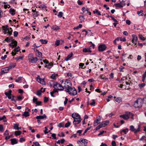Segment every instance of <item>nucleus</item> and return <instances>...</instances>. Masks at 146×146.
Masks as SVG:
<instances>
[{
    "mask_svg": "<svg viewBox=\"0 0 146 146\" xmlns=\"http://www.w3.org/2000/svg\"><path fill=\"white\" fill-rule=\"evenodd\" d=\"M34 145H35V146H40V145L38 142H33Z\"/></svg>",
    "mask_w": 146,
    "mask_h": 146,
    "instance_id": "09e8293b",
    "label": "nucleus"
},
{
    "mask_svg": "<svg viewBox=\"0 0 146 146\" xmlns=\"http://www.w3.org/2000/svg\"><path fill=\"white\" fill-rule=\"evenodd\" d=\"M42 91L40 90H38L36 94L38 96H40L41 94Z\"/></svg>",
    "mask_w": 146,
    "mask_h": 146,
    "instance_id": "49530a36",
    "label": "nucleus"
},
{
    "mask_svg": "<svg viewBox=\"0 0 146 146\" xmlns=\"http://www.w3.org/2000/svg\"><path fill=\"white\" fill-rule=\"evenodd\" d=\"M146 137L145 136H143L141 137V138L139 139V140L140 141H142L143 140H144L145 141H146Z\"/></svg>",
    "mask_w": 146,
    "mask_h": 146,
    "instance_id": "5fc2aeb1",
    "label": "nucleus"
},
{
    "mask_svg": "<svg viewBox=\"0 0 146 146\" xmlns=\"http://www.w3.org/2000/svg\"><path fill=\"white\" fill-rule=\"evenodd\" d=\"M33 15L34 17H36L39 15V13L38 11H36Z\"/></svg>",
    "mask_w": 146,
    "mask_h": 146,
    "instance_id": "58836bf2",
    "label": "nucleus"
},
{
    "mask_svg": "<svg viewBox=\"0 0 146 146\" xmlns=\"http://www.w3.org/2000/svg\"><path fill=\"white\" fill-rule=\"evenodd\" d=\"M10 69L8 67H7L4 68H2L1 70V74H3L5 73H7L8 72Z\"/></svg>",
    "mask_w": 146,
    "mask_h": 146,
    "instance_id": "ddd939ff",
    "label": "nucleus"
},
{
    "mask_svg": "<svg viewBox=\"0 0 146 146\" xmlns=\"http://www.w3.org/2000/svg\"><path fill=\"white\" fill-rule=\"evenodd\" d=\"M2 28L3 30V33L5 34H7V31H9V30L8 26L7 25H6L5 26H3L2 27Z\"/></svg>",
    "mask_w": 146,
    "mask_h": 146,
    "instance_id": "4468645a",
    "label": "nucleus"
},
{
    "mask_svg": "<svg viewBox=\"0 0 146 146\" xmlns=\"http://www.w3.org/2000/svg\"><path fill=\"white\" fill-rule=\"evenodd\" d=\"M72 116L74 117L75 118H78V119H81L80 116L78 113H73L72 115Z\"/></svg>",
    "mask_w": 146,
    "mask_h": 146,
    "instance_id": "aec40b11",
    "label": "nucleus"
},
{
    "mask_svg": "<svg viewBox=\"0 0 146 146\" xmlns=\"http://www.w3.org/2000/svg\"><path fill=\"white\" fill-rule=\"evenodd\" d=\"M14 51L15 52H18L20 50V49L19 46H18L17 47L15 48L14 49Z\"/></svg>",
    "mask_w": 146,
    "mask_h": 146,
    "instance_id": "c9c22d12",
    "label": "nucleus"
},
{
    "mask_svg": "<svg viewBox=\"0 0 146 146\" xmlns=\"http://www.w3.org/2000/svg\"><path fill=\"white\" fill-rule=\"evenodd\" d=\"M111 145L112 146H116V145L115 142V141H112L111 142Z\"/></svg>",
    "mask_w": 146,
    "mask_h": 146,
    "instance_id": "e2e57ef3",
    "label": "nucleus"
},
{
    "mask_svg": "<svg viewBox=\"0 0 146 146\" xmlns=\"http://www.w3.org/2000/svg\"><path fill=\"white\" fill-rule=\"evenodd\" d=\"M17 44V42L16 40H13L9 44V46L11 47L12 48H14V46H16Z\"/></svg>",
    "mask_w": 146,
    "mask_h": 146,
    "instance_id": "9b49d317",
    "label": "nucleus"
},
{
    "mask_svg": "<svg viewBox=\"0 0 146 146\" xmlns=\"http://www.w3.org/2000/svg\"><path fill=\"white\" fill-rule=\"evenodd\" d=\"M3 130V125L0 124V131H2Z\"/></svg>",
    "mask_w": 146,
    "mask_h": 146,
    "instance_id": "69168bd1",
    "label": "nucleus"
},
{
    "mask_svg": "<svg viewBox=\"0 0 146 146\" xmlns=\"http://www.w3.org/2000/svg\"><path fill=\"white\" fill-rule=\"evenodd\" d=\"M73 55V53L71 52L70 54L67 56V57L65 58V60L66 61H68L70 58L72 57Z\"/></svg>",
    "mask_w": 146,
    "mask_h": 146,
    "instance_id": "5701e85b",
    "label": "nucleus"
},
{
    "mask_svg": "<svg viewBox=\"0 0 146 146\" xmlns=\"http://www.w3.org/2000/svg\"><path fill=\"white\" fill-rule=\"evenodd\" d=\"M35 104H36V106H40L41 105L42 102L41 101H37L35 103Z\"/></svg>",
    "mask_w": 146,
    "mask_h": 146,
    "instance_id": "37998d69",
    "label": "nucleus"
},
{
    "mask_svg": "<svg viewBox=\"0 0 146 146\" xmlns=\"http://www.w3.org/2000/svg\"><path fill=\"white\" fill-rule=\"evenodd\" d=\"M23 57H22V56H19L18 57H17L16 58H15V60H19V59H21V60H22L23 59Z\"/></svg>",
    "mask_w": 146,
    "mask_h": 146,
    "instance_id": "864d4df0",
    "label": "nucleus"
},
{
    "mask_svg": "<svg viewBox=\"0 0 146 146\" xmlns=\"http://www.w3.org/2000/svg\"><path fill=\"white\" fill-rule=\"evenodd\" d=\"M51 77L52 79H55L56 78V76L54 74H52L51 76Z\"/></svg>",
    "mask_w": 146,
    "mask_h": 146,
    "instance_id": "338daca9",
    "label": "nucleus"
},
{
    "mask_svg": "<svg viewBox=\"0 0 146 146\" xmlns=\"http://www.w3.org/2000/svg\"><path fill=\"white\" fill-rule=\"evenodd\" d=\"M128 129L127 128L123 129L121 131V134L122 132L124 133L125 134H126L127 132L128 131Z\"/></svg>",
    "mask_w": 146,
    "mask_h": 146,
    "instance_id": "c85d7f7f",
    "label": "nucleus"
},
{
    "mask_svg": "<svg viewBox=\"0 0 146 146\" xmlns=\"http://www.w3.org/2000/svg\"><path fill=\"white\" fill-rule=\"evenodd\" d=\"M16 63H11L8 67L10 69L13 68L16 66Z\"/></svg>",
    "mask_w": 146,
    "mask_h": 146,
    "instance_id": "393cba45",
    "label": "nucleus"
},
{
    "mask_svg": "<svg viewBox=\"0 0 146 146\" xmlns=\"http://www.w3.org/2000/svg\"><path fill=\"white\" fill-rule=\"evenodd\" d=\"M51 134H52V136L53 137V139H56V135L55 133H50Z\"/></svg>",
    "mask_w": 146,
    "mask_h": 146,
    "instance_id": "8fccbe9b",
    "label": "nucleus"
},
{
    "mask_svg": "<svg viewBox=\"0 0 146 146\" xmlns=\"http://www.w3.org/2000/svg\"><path fill=\"white\" fill-rule=\"evenodd\" d=\"M25 141V139L24 138H23V137H21V138H20V139L19 141L21 143Z\"/></svg>",
    "mask_w": 146,
    "mask_h": 146,
    "instance_id": "0e129e2a",
    "label": "nucleus"
},
{
    "mask_svg": "<svg viewBox=\"0 0 146 146\" xmlns=\"http://www.w3.org/2000/svg\"><path fill=\"white\" fill-rule=\"evenodd\" d=\"M53 63L51 62L49 63V62L46 63V64L45 66V67H46L47 68L50 69L53 66Z\"/></svg>",
    "mask_w": 146,
    "mask_h": 146,
    "instance_id": "f3484780",
    "label": "nucleus"
},
{
    "mask_svg": "<svg viewBox=\"0 0 146 146\" xmlns=\"http://www.w3.org/2000/svg\"><path fill=\"white\" fill-rule=\"evenodd\" d=\"M39 41L42 44H46L47 43V41L46 40L40 39Z\"/></svg>",
    "mask_w": 146,
    "mask_h": 146,
    "instance_id": "473e14b6",
    "label": "nucleus"
},
{
    "mask_svg": "<svg viewBox=\"0 0 146 146\" xmlns=\"http://www.w3.org/2000/svg\"><path fill=\"white\" fill-rule=\"evenodd\" d=\"M58 126L60 127H64V125L62 124V123H60L58 125Z\"/></svg>",
    "mask_w": 146,
    "mask_h": 146,
    "instance_id": "774afa93",
    "label": "nucleus"
},
{
    "mask_svg": "<svg viewBox=\"0 0 146 146\" xmlns=\"http://www.w3.org/2000/svg\"><path fill=\"white\" fill-rule=\"evenodd\" d=\"M60 41L59 40H57L55 43V45H56V46H58L60 44Z\"/></svg>",
    "mask_w": 146,
    "mask_h": 146,
    "instance_id": "e433bc0d",
    "label": "nucleus"
},
{
    "mask_svg": "<svg viewBox=\"0 0 146 146\" xmlns=\"http://www.w3.org/2000/svg\"><path fill=\"white\" fill-rule=\"evenodd\" d=\"M77 3L79 5H81L83 4V1H81L80 0H78V1Z\"/></svg>",
    "mask_w": 146,
    "mask_h": 146,
    "instance_id": "6e6d98bb",
    "label": "nucleus"
},
{
    "mask_svg": "<svg viewBox=\"0 0 146 146\" xmlns=\"http://www.w3.org/2000/svg\"><path fill=\"white\" fill-rule=\"evenodd\" d=\"M133 38L132 42V43L135 45L136 44V42L137 40V36L134 35H132Z\"/></svg>",
    "mask_w": 146,
    "mask_h": 146,
    "instance_id": "f8f14e48",
    "label": "nucleus"
},
{
    "mask_svg": "<svg viewBox=\"0 0 146 146\" xmlns=\"http://www.w3.org/2000/svg\"><path fill=\"white\" fill-rule=\"evenodd\" d=\"M40 7H41L42 8H44V9L46 10V11H47V9H46V7L44 5H41L40 6Z\"/></svg>",
    "mask_w": 146,
    "mask_h": 146,
    "instance_id": "c03bdc74",
    "label": "nucleus"
},
{
    "mask_svg": "<svg viewBox=\"0 0 146 146\" xmlns=\"http://www.w3.org/2000/svg\"><path fill=\"white\" fill-rule=\"evenodd\" d=\"M63 13L61 11L59 12V14L58 15V16L59 18H61L62 17Z\"/></svg>",
    "mask_w": 146,
    "mask_h": 146,
    "instance_id": "4c0bfd02",
    "label": "nucleus"
},
{
    "mask_svg": "<svg viewBox=\"0 0 146 146\" xmlns=\"http://www.w3.org/2000/svg\"><path fill=\"white\" fill-rule=\"evenodd\" d=\"M53 88L54 89L58 87H61L62 88V85L61 83L59 84L58 82H54L53 84Z\"/></svg>",
    "mask_w": 146,
    "mask_h": 146,
    "instance_id": "2eb2a0df",
    "label": "nucleus"
},
{
    "mask_svg": "<svg viewBox=\"0 0 146 146\" xmlns=\"http://www.w3.org/2000/svg\"><path fill=\"white\" fill-rule=\"evenodd\" d=\"M15 10L11 8L9 10V13L12 15H15Z\"/></svg>",
    "mask_w": 146,
    "mask_h": 146,
    "instance_id": "b1692460",
    "label": "nucleus"
},
{
    "mask_svg": "<svg viewBox=\"0 0 146 146\" xmlns=\"http://www.w3.org/2000/svg\"><path fill=\"white\" fill-rule=\"evenodd\" d=\"M100 120L101 118H100V116H99V117H97V119L96 121V123L94 122V126H95L98 125V124H99L100 123Z\"/></svg>",
    "mask_w": 146,
    "mask_h": 146,
    "instance_id": "412c9836",
    "label": "nucleus"
},
{
    "mask_svg": "<svg viewBox=\"0 0 146 146\" xmlns=\"http://www.w3.org/2000/svg\"><path fill=\"white\" fill-rule=\"evenodd\" d=\"M58 88L56 89H56H54L52 92V94H54L55 92H58Z\"/></svg>",
    "mask_w": 146,
    "mask_h": 146,
    "instance_id": "13d9d810",
    "label": "nucleus"
},
{
    "mask_svg": "<svg viewBox=\"0 0 146 146\" xmlns=\"http://www.w3.org/2000/svg\"><path fill=\"white\" fill-rule=\"evenodd\" d=\"M10 141L11 142V144L12 145L17 144L18 143L17 140L15 138L11 139H10Z\"/></svg>",
    "mask_w": 146,
    "mask_h": 146,
    "instance_id": "6ab92c4d",
    "label": "nucleus"
},
{
    "mask_svg": "<svg viewBox=\"0 0 146 146\" xmlns=\"http://www.w3.org/2000/svg\"><path fill=\"white\" fill-rule=\"evenodd\" d=\"M52 29L54 30L57 31L60 29L59 27L57 26H53L52 27Z\"/></svg>",
    "mask_w": 146,
    "mask_h": 146,
    "instance_id": "c756f323",
    "label": "nucleus"
},
{
    "mask_svg": "<svg viewBox=\"0 0 146 146\" xmlns=\"http://www.w3.org/2000/svg\"><path fill=\"white\" fill-rule=\"evenodd\" d=\"M134 115V114L131 113L130 112H126L125 114L120 115L119 117L123 118L125 120H127L128 119L129 117H131L133 119Z\"/></svg>",
    "mask_w": 146,
    "mask_h": 146,
    "instance_id": "20e7f679",
    "label": "nucleus"
},
{
    "mask_svg": "<svg viewBox=\"0 0 146 146\" xmlns=\"http://www.w3.org/2000/svg\"><path fill=\"white\" fill-rule=\"evenodd\" d=\"M92 102L90 104V105L91 106H94L95 105V103H96L95 102V100H92Z\"/></svg>",
    "mask_w": 146,
    "mask_h": 146,
    "instance_id": "603ef678",
    "label": "nucleus"
},
{
    "mask_svg": "<svg viewBox=\"0 0 146 146\" xmlns=\"http://www.w3.org/2000/svg\"><path fill=\"white\" fill-rule=\"evenodd\" d=\"M102 125H101L100 124V125L97 126L95 129V130H97L101 128L102 127Z\"/></svg>",
    "mask_w": 146,
    "mask_h": 146,
    "instance_id": "79ce46f5",
    "label": "nucleus"
},
{
    "mask_svg": "<svg viewBox=\"0 0 146 146\" xmlns=\"http://www.w3.org/2000/svg\"><path fill=\"white\" fill-rule=\"evenodd\" d=\"M30 114L28 111H25L24 112V113L23 114L22 116H25L26 117L29 116Z\"/></svg>",
    "mask_w": 146,
    "mask_h": 146,
    "instance_id": "cd10ccee",
    "label": "nucleus"
},
{
    "mask_svg": "<svg viewBox=\"0 0 146 146\" xmlns=\"http://www.w3.org/2000/svg\"><path fill=\"white\" fill-rule=\"evenodd\" d=\"M83 51L85 52H91L92 51L90 48H84L82 50Z\"/></svg>",
    "mask_w": 146,
    "mask_h": 146,
    "instance_id": "4be33fe9",
    "label": "nucleus"
},
{
    "mask_svg": "<svg viewBox=\"0 0 146 146\" xmlns=\"http://www.w3.org/2000/svg\"><path fill=\"white\" fill-rule=\"evenodd\" d=\"M70 123L68 121L67 123H66L65 125V127H69L70 125Z\"/></svg>",
    "mask_w": 146,
    "mask_h": 146,
    "instance_id": "a19ab883",
    "label": "nucleus"
},
{
    "mask_svg": "<svg viewBox=\"0 0 146 146\" xmlns=\"http://www.w3.org/2000/svg\"><path fill=\"white\" fill-rule=\"evenodd\" d=\"M22 78V77L21 76L19 77L17 79L15 80V81L16 82H19L21 80Z\"/></svg>",
    "mask_w": 146,
    "mask_h": 146,
    "instance_id": "de8ad7c7",
    "label": "nucleus"
},
{
    "mask_svg": "<svg viewBox=\"0 0 146 146\" xmlns=\"http://www.w3.org/2000/svg\"><path fill=\"white\" fill-rule=\"evenodd\" d=\"M35 54L36 56H38V57L40 58H41L42 56V53L39 51L38 50L36 49L35 50Z\"/></svg>",
    "mask_w": 146,
    "mask_h": 146,
    "instance_id": "dca6fc26",
    "label": "nucleus"
},
{
    "mask_svg": "<svg viewBox=\"0 0 146 146\" xmlns=\"http://www.w3.org/2000/svg\"><path fill=\"white\" fill-rule=\"evenodd\" d=\"M19 125L17 124H15L14 125V128L16 130H19L21 129V127H19L18 126Z\"/></svg>",
    "mask_w": 146,
    "mask_h": 146,
    "instance_id": "bb28decb",
    "label": "nucleus"
},
{
    "mask_svg": "<svg viewBox=\"0 0 146 146\" xmlns=\"http://www.w3.org/2000/svg\"><path fill=\"white\" fill-rule=\"evenodd\" d=\"M107 48V47L104 44H100L98 46V49L99 52H103Z\"/></svg>",
    "mask_w": 146,
    "mask_h": 146,
    "instance_id": "6e6552de",
    "label": "nucleus"
},
{
    "mask_svg": "<svg viewBox=\"0 0 146 146\" xmlns=\"http://www.w3.org/2000/svg\"><path fill=\"white\" fill-rule=\"evenodd\" d=\"M130 130L132 132H133L135 133H137V132L139 131L140 130V126L139 125L137 129H136L133 125H131L130 127Z\"/></svg>",
    "mask_w": 146,
    "mask_h": 146,
    "instance_id": "0eeeda50",
    "label": "nucleus"
},
{
    "mask_svg": "<svg viewBox=\"0 0 146 146\" xmlns=\"http://www.w3.org/2000/svg\"><path fill=\"white\" fill-rule=\"evenodd\" d=\"M36 118L37 119H43V117L42 115L38 116L36 117Z\"/></svg>",
    "mask_w": 146,
    "mask_h": 146,
    "instance_id": "3c124183",
    "label": "nucleus"
},
{
    "mask_svg": "<svg viewBox=\"0 0 146 146\" xmlns=\"http://www.w3.org/2000/svg\"><path fill=\"white\" fill-rule=\"evenodd\" d=\"M21 133V132L20 131H16L15 132V135L16 136L19 135Z\"/></svg>",
    "mask_w": 146,
    "mask_h": 146,
    "instance_id": "2f4dec72",
    "label": "nucleus"
},
{
    "mask_svg": "<svg viewBox=\"0 0 146 146\" xmlns=\"http://www.w3.org/2000/svg\"><path fill=\"white\" fill-rule=\"evenodd\" d=\"M62 85V88L58 89V90L62 91L65 88L67 89L72 86V84L69 80H63L60 82Z\"/></svg>",
    "mask_w": 146,
    "mask_h": 146,
    "instance_id": "f257e3e1",
    "label": "nucleus"
},
{
    "mask_svg": "<svg viewBox=\"0 0 146 146\" xmlns=\"http://www.w3.org/2000/svg\"><path fill=\"white\" fill-rule=\"evenodd\" d=\"M45 130L44 131V133L45 134L48 133L49 132H50V131H47L48 129L46 127H45Z\"/></svg>",
    "mask_w": 146,
    "mask_h": 146,
    "instance_id": "052dcab7",
    "label": "nucleus"
},
{
    "mask_svg": "<svg viewBox=\"0 0 146 146\" xmlns=\"http://www.w3.org/2000/svg\"><path fill=\"white\" fill-rule=\"evenodd\" d=\"M109 123V121L108 120H106L104 121H103L101 123V124L102 125V127H104L106 125H107Z\"/></svg>",
    "mask_w": 146,
    "mask_h": 146,
    "instance_id": "a211bd4d",
    "label": "nucleus"
},
{
    "mask_svg": "<svg viewBox=\"0 0 146 146\" xmlns=\"http://www.w3.org/2000/svg\"><path fill=\"white\" fill-rule=\"evenodd\" d=\"M38 99L37 98H36L35 97H34L33 99V102L34 103H35L37 102Z\"/></svg>",
    "mask_w": 146,
    "mask_h": 146,
    "instance_id": "4d7b16f0",
    "label": "nucleus"
},
{
    "mask_svg": "<svg viewBox=\"0 0 146 146\" xmlns=\"http://www.w3.org/2000/svg\"><path fill=\"white\" fill-rule=\"evenodd\" d=\"M115 5L116 7H118L119 8H122L123 7L122 5L119 3H116Z\"/></svg>",
    "mask_w": 146,
    "mask_h": 146,
    "instance_id": "72a5a7b5",
    "label": "nucleus"
},
{
    "mask_svg": "<svg viewBox=\"0 0 146 146\" xmlns=\"http://www.w3.org/2000/svg\"><path fill=\"white\" fill-rule=\"evenodd\" d=\"M144 101H146V97L142 98H139L135 102L133 106L135 108H139L141 107Z\"/></svg>",
    "mask_w": 146,
    "mask_h": 146,
    "instance_id": "f03ea898",
    "label": "nucleus"
},
{
    "mask_svg": "<svg viewBox=\"0 0 146 146\" xmlns=\"http://www.w3.org/2000/svg\"><path fill=\"white\" fill-rule=\"evenodd\" d=\"M48 100V98L45 97L44 98V102H46Z\"/></svg>",
    "mask_w": 146,
    "mask_h": 146,
    "instance_id": "680f3d73",
    "label": "nucleus"
},
{
    "mask_svg": "<svg viewBox=\"0 0 146 146\" xmlns=\"http://www.w3.org/2000/svg\"><path fill=\"white\" fill-rule=\"evenodd\" d=\"M72 117L73 118L74 120L73 121V124L75 125V127H76V124L80 123L81 122V119H79L78 118H75L74 117L72 116Z\"/></svg>",
    "mask_w": 146,
    "mask_h": 146,
    "instance_id": "1a4fd4ad",
    "label": "nucleus"
},
{
    "mask_svg": "<svg viewBox=\"0 0 146 146\" xmlns=\"http://www.w3.org/2000/svg\"><path fill=\"white\" fill-rule=\"evenodd\" d=\"M65 91L71 95L75 96L77 94V91L74 87H70L67 89H66Z\"/></svg>",
    "mask_w": 146,
    "mask_h": 146,
    "instance_id": "7ed1b4c3",
    "label": "nucleus"
},
{
    "mask_svg": "<svg viewBox=\"0 0 146 146\" xmlns=\"http://www.w3.org/2000/svg\"><path fill=\"white\" fill-rule=\"evenodd\" d=\"M37 81L39 83L43 85H45L46 84L45 82L44 81V78L41 79L39 76H38L37 77Z\"/></svg>",
    "mask_w": 146,
    "mask_h": 146,
    "instance_id": "9d476101",
    "label": "nucleus"
},
{
    "mask_svg": "<svg viewBox=\"0 0 146 146\" xmlns=\"http://www.w3.org/2000/svg\"><path fill=\"white\" fill-rule=\"evenodd\" d=\"M11 38L9 37H7L5 38V41L7 42H9L11 41Z\"/></svg>",
    "mask_w": 146,
    "mask_h": 146,
    "instance_id": "a18cd8bd",
    "label": "nucleus"
},
{
    "mask_svg": "<svg viewBox=\"0 0 146 146\" xmlns=\"http://www.w3.org/2000/svg\"><path fill=\"white\" fill-rule=\"evenodd\" d=\"M79 18L81 22L82 21H84V16H82V15H80V16H79Z\"/></svg>",
    "mask_w": 146,
    "mask_h": 146,
    "instance_id": "f704fd0d",
    "label": "nucleus"
},
{
    "mask_svg": "<svg viewBox=\"0 0 146 146\" xmlns=\"http://www.w3.org/2000/svg\"><path fill=\"white\" fill-rule=\"evenodd\" d=\"M12 92V91L11 90L8 91V92H5V94L6 96H9V95H12V94H11Z\"/></svg>",
    "mask_w": 146,
    "mask_h": 146,
    "instance_id": "7c9ffc66",
    "label": "nucleus"
},
{
    "mask_svg": "<svg viewBox=\"0 0 146 146\" xmlns=\"http://www.w3.org/2000/svg\"><path fill=\"white\" fill-rule=\"evenodd\" d=\"M28 58L29 62L32 63H35L37 60V58L36 57H34L33 55L32 54H30L29 55Z\"/></svg>",
    "mask_w": 146,
    "mask_h": 146,
    "instance_id": "39448f33",
    "label": "nucleus"
},
{
    "mask_svg": "<svg viewBox=\"0 0 146 146\" xmlns=\"http://www.w3.org/2000/svg\"><path fill=\"white\" fill-rule=\"evenodd\" d=\"M14 36L15 37H17L18 34V32L17 31H15L13 33Z\"/></svg>",
    "mask_w": 146,
    "mask_h": 146,
    "instance_id": "bf43d9fd",
    "label": "nucleus"
},
{
    "mask_svg": "<svg viewBox=\"0 0 146 146\" xmlns=\"http://www.w3.org/2000/svg\"><path fill=\"white\" fill-rule=\"evenodd\" d=\"M139 38L141 40H145V38L141 35H139Z\"/></svg>",
    "mask_w": 146,
    "mask_h": 146,
    "instance_id": "ea45409f",
    "label": "nucleus"
},
{
    "mask_svg": "<svg viewBox=\"0 0 146 146\" xmlns=\"http://www.w3.org/2000/svg\"><path fill=\"white\" fill-rule=\"evenodd\" d=\"M114 100L116 102L119 103L121 101V99L120 97H118L116 98L115 96L114 97Z\"/></svg>",
    "mask_w": 146,
    "mask_h": 146,
    "instance_id": "a878e982",
    "label": "nucleus"
},
{
    "mask_svg": "<svg viewBox=\"0 0 146 146\" xmlns=\"http://www.w3.org/2000/svg\"><path fill=\"white\" fill-rule=\"evenodd\" d=\"M78 144L79 145H81L79 146H86V144L88 143L87 140L82 138H81L77 141Z\"/></svg>",
    "mask_w": 146,
    "mask_h": 146,
    "instance_id": "423d86ee",
    "label": "nucleus"
}]
</instances>
